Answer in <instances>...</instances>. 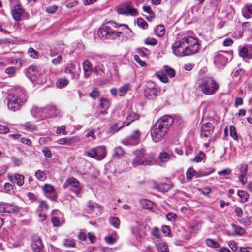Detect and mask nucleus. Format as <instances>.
<instances>
[{
    "label": "nucleus",
    "mask_w": 252,
    "mask_h": 252,
    "mask_svg": "<svg viewBox=\"0 0 252 252\" xmlns=\"http://www.w3.org/2000/svg\"><path fill=\"white\" fill-rule=\"evenodd\" d=\"M28 99L25 90L22 88L14 90L7 97V106L13 111L18 110L23 105Z\"/></svg>",
    "instance_id": "obj_1"
},
{
    "label": "nucleus",
    "mask_w": 252,
    "mask_h": 252,
    "mask_svg": "<svg viewBox=\"0 0 252 252\" xmlns=\"http://www.w3.org/2000/svg\"><path fill=\"white\" fill-rule=\"evenodd\" d=\"M118 27H123L128 29V26L126 24L119 25L114 22L109 21L100 28L98 32L99 36L103 39H115L117 37H119L123 32L119 30L115 31L113 29Z\"/></svg>",
    "instance_id": "obj_2"
},
{
    "label": "nucleus",
    "mask_w": 252,
    "mask_h": 252,
    "mask_svg": "<svg viewBox=\"0 0 252 252\" xmlns=\"http://www.w3.org/2000/svg\"><path fill=\"white\" fill-rule=\"evenodd\" d=\"M199 88L206 95L215 94L219 88V84L211 77H204L199 80Z\"/></svg>",
    "instance_id": "obj_3"
},
{
    "label": "nucleus",
    "mask_w": 252,
    "mask_h": 252,
    "mask_svg": "<svg viewBox=\"0 0 252 252\" xmlns=\"http://www.w3.org/2000/svg\"><path fill=\"white\" fill-rule=\"evenodd\" d=\"M134 158L132 160V164L136 167L139 165H152V161L146 159V153L144 149H137L132 152Z\"/></svg>",
    "instance_id": "obj_4"
},
{
    "label": "nucleus",
    "mask_w": 252,
    "mask_h": 252,
    "mask_svg": "<svg viewBox=\"0 0 252 252\" xmlns=\"http://www.w3.org/2000/svg\"><path fill=\"white\" fill-rule=\"evenodd\" d=\"M44 72L39 66L31 65L27 69L26 75L32 82L43 81Z\"/></svg>",
    "instance_id": "obj_5"
},
{
    "label": "nucleus",
    "mask_w": 252,
    "mask_h": 252,
    "mask_svg": "<svg viewBox=\"0 0 252 252\" xmlns=\"http://www.w3.org/2000/svg\"><path fill=\"white\" fill-rule=\"evenodd\" d=\"M185 42L183 37L177 40L173 45V51L176 56H189V52H188L186 44Z\"/></svg>",
    "instance_id": "obj_6"
},
{
    "label": "nucleus",
    "mask_w": 252,
    "mask_h": 252,
    "mask_svg": "<svg viewBox=\"0 0 252 252\" xmlns=\"http://www.w3.org/2000/svg\"><path fill=\"white\" fill-rule=\"evenodd\" d=\"M184 41L186 44L189 55L194 54L199 49V44L197 39L193 36H186L184 37Z\"/></svg>",
    "instance_id": "obj_7"
},
{
    "label": "nucleus",
    "mask_w": 252,
    "mask_h": 252,
    "mask_svg": "<svg viewBox=\"0 0 252 252\" xmlns=\"http://www.w3.org/2000/svg\"><path fill=\"white\" fill-rule=\"evenodd\" d=\"M167 131L156 123L151 130V135L154 141L158 142L165 136Z\"/></svg>",
    "instance_id": "obj_8"
},
{
    "label": "nucleus",
    "mask_w": 252,
    "mask_h": 252,
    "mask_svg": "<svg viewBox=\"0 0 252 252\" xmlns=\"http://www.w3.org/2000/svg\"><path fill=\"white\" fill-rule=\"evenodd\" d=\"M69 186H70V189L79 196L82 190V187L80 186L78 180L73 177L68 178L63 184V187L64 188H66Z\"/></svg>",
    "instance_id": "obj_9"
},
{
    "label": "nucleus",
    "mask_w": 252,
    "mask_h": 252,
    "mask_svg": "<svg viewBox=\"0 0 252 252\" xmlns=\"http://www.w3.org/2000/svg\"><path fill=\"white\" fill-rule=\"evenodd\" d=\"M10 2L11 4L13 2H15L17 3L15 6H14L13 9L11 10V11L13 18L16 21H21L25 14L24 9L22 8V6L20 4L18 3V0H10Z\"/></svg>",
    "instance_id": "obj_10"
},
{
    "label": "nucleus",
    "mask_w": 252,
    "mask_h": 252,
    "mask_svg": "<svg viewBox=\"0 0 252 252\" xmlns=\"http://www.w3.org/2000/svg\"><path fill=\"white\" fill-rule=\"evenodd\" d=\"M230 54L228 52L218 53L214 58V63L218 68L223 67L228 63V57Z\"/></svg>",
    "instance_id": "obj_11"
},
{
    "label": "nucleus",
    "mask_w": 252,
    "mask_h": 252,
    "mask_svg": "<svg viewBox=\"0 0 252 252\" xmlns=\"http://www.w3.org/2000/svg\"><path fill=\"white\" fill-rule=\"evenodd\" d=\"M140 132L139 130L133 131V134L129 137L123 140L122 143L125 145H135L140 142Z\"/></svg>",
    "instance_id": "obj_12"
},
{
    "label": "nucleus",
    "mask_w": 252,
    "mask_h": 252,
    "mask_svg": "<svg viewBox=\"0 0 252 252\" xmlns=\"http://www.w3.org/2000/svg\"><path fill=\"white\" fill-rule=\"evenodd\" d=\"M248 169V167L247 164H242L237 169V176L239 179V182L243 186L247 182Z\"/></svg>",
    "instance_id": "obj_13"
},
{
    "label": "nucleus",
    "mask_w": 252,
    "mask_h": 252,
    "mask_svg": "<svg viewBox=\"0 0 252 252\" xmlns=\"http://www.w3.org/2000/svg\"><path fill=\"white\" fill-rule=\"evenodd\" d=\"M146 227L147 225L145 224L133 227L131 228V233L136 239L139 240L146 235Z\"/></svg>",
    "instance_id": "obj_14"
},
{
    "label": "nucleus",
    "mask_w": 252,
    "mask_h": 252,
    "mask_svg": "<svg viewBox=\"0 0 252 252\" xmlns=\"http://www.w3.org/2000/svg\"><path fill=\"white\" fill-rule=\"evenodd\" d=\"M117 12L119 14L135 16L137 15L138 11L135 8H133L129 4L126 6L120 7L117 9Z\"/></svg>",
    "instance_id": "obj_15"
},
{
    "label": "nucleus",
    "mask_w": 252,
    "mask_h": 252,
    "mask_svg": "<svg viewBox=\"0 0 252 252\" xmlns=\"http://www.w3.org/2000/svg\"><path fill=\"white\" fill-rule=\"evenodd\" d=\"M173 123V118L169 115H165L159 119L156 123L168 131Z\"/></svg>",
    "instance_id": "obj_16"
},
{
    "label": "nucleus",
    "mask_w": 252,
    "mask_h": 252,
    "mask_svg": "<svg viewBox=\"0 0 252 252\" xmlns=\"http://www.w3.org/2000/svg\"><path fill=\"white\" fill-rule=\"evenodd\" d=\"M31 113L36 119L43 120L46 119L44 108H42L34 106L31 109Z\"/></svg>",
    "instance_id": "obj_17"
},
{
    "label": "nucleus",
    "mask_w": 252,
    "mask_h": 252,
    "mask_svg": "<svg viewBox=\"0 0 252 252\" xmlns=\"http://www.w3.org/2000/svg\"><path fill=\"white\" fill-rule=\"evenodd\" d=\"M44 190L46 196L52 201H55L57 198V195L56 193L54 187L49 184H45L44 186Z\"/></svg>",
    "instance_id": "obj_18"
},
{
    "label": "nucleus",
    "mask_w": 252,
    "mask_h": 252,
    "mask_svg": "<svg viewBox=\"0 0 252 252\" xmlns=\"http://www.w3.org/2000/svg\"><path fill=\"white\" fill-rule=\"evenodd\" d=\"M214 126L211 123H206L203 124L201 128V136L207 137L211 135L213 131Z\"/></svg>",
    "instance_id": "obj_19"
},
{
    "label": "nucleus",
    "mask_w": 252,
    "mask_h": 252,
    "mask_svg": "<svg viewBox=\"0 0 252 252\" xmlns=\"http://www.w3.org/2000/svg\"><path fill=\"white\" fill-rule=\"evenodd\" d=\"M46 118L55 117L60 114V111L53 105H49L44 107Z\"/></svg>",
    "instance_id": "obj_20"
},
{
    "label": "nucleus",
    "mask_w": 252,
    "mask_h": 252,
    "mask_svg": "<svg viewBox=\"0 0 252 252\" xmlns=\"http://www.w3.org/2000/svg\"><path fill=\"white\" fill-rule=\"evenodd\" d=\"M31 247L34 252H40L43 248L41 239L38 236H34L32 238Z\"/></svg>",
    "instance_id": "obj_21"
},
{
    "label": "nucleus",
    "mask_w": 252,
    "mask_h": 252,
    "mask_svg": "<svg viewBox=\"0 0 252 252\" xmlns=\"http://www.w3.org/2000/svg\"><path fill=\"white\" fill-rule=\"evenodd\" d=\"M79 141V139L76 136L71 137H63L59 139L56 142L61 145H71L74 143H77Z\"/></svg>",
    "instance_id": "obj_22"
},
{
    "label": "nucleus",
    "mask_w": 252,
    "mask_h": 252,
    "mask_svg": "<svg viewBox=\"0 0 252 252\" xmlns=\"http://www.w3.org/2000/svg\"><path fill=\"white\" fill-rule=\"evenodd\" d=\"M84 75L85 78H88L93 71L92 63L88 60L84 61L82 64Z\"/></svg>",
    "instance_id": "obj_23"
},
{
    "label": "nucleus",
    "mask_w": 252,
    "mask_h": 252,
    "mask_svg": "<svg viewBox=\"0 0 252 252\" xmlns=\"http://www.w3.org/2000/svg\"><path fill=\"white\" fill-rule=\"evenodd\" d=\"M64 72L66 74H70L71 78L74 79L77 73L75 64L72 63L67 64L65 68Z\"/></svg>",
    "instance_id": "obj_24"
},
{
    "label": "nucleus",
    "mask_w": 252,
    "mask_h": 252,
    "mask_svg": "<svg viewBox=\"0 0 252 252\" xmlns=\"http://www.w3.org/2000/svg\"><path fill=\"white\" fill-rule=\"evenodd\" d=\"M96 153L97 160H102L106 155V150L104 146H100L95 147Z\"/></svg>",
    "instance_id": "obj_25"
},
{
    "label": "nucleus",
    "mask_w": 252,
    "mask_h": 252,
    "mask_svg": "<svg viewBox=\"0 0 252 252\" xmlns=\"http://www.w3.org/2000/svg\"><path fill=\"white\" fill-rule=\"evenodd\" d=\"M21 126L28 132H34L38 130L37 126L31 122H27L21 124Z\"/></svg>",
    "instance_id": "obj_26"
},
{
    "label": "nucleus",
    "mask_w": 252,
    "mask_h": 252,
    "mask_svg": "<svg viewBox=\"0 0 252 252\" xmlns=\"http://www.w3.org/2000/svg\"><path fill=\"white\" fill-rule=\"evenodd\" d=\"M239 55L244 58H252V46L242 48L239 51Z\"/></svg>",
    "instance_id": "obj_27"
},
{
    "label": "nucleus",
    "mask_w": 252,
    "mask_h": 252,
    "mask_svg": "<svg viewBox=\"0 0 252 252\" xmlns=\"http://www.w3.org/2000/svg\"><path fill=\"white\" fill-rule=\"evenodd\" d=\"M138 118H139V115L137 114L136 113H131V114H129L127 116V117H126V121L124 123L123 126H121L119 129H116V131H118L119 129H120L123 126H128L129 124H130L133 121H134L135 120L138 119Z\"/></svg>",
    "instance_id": "obj_28"
},
{
    "label": "nucleus",
    "mask_w": 252,
    "mask_h": 252,
    "mask_svg": "<svg viewBox=\"0 0 252 252\" xmlns=\"http://www.w3.org/2000/svg\"><path fill=\"white\" fill-rule=\"evenodd\" d=\"M8 178L10 181L12 182L15 180L16 181L17 184L20 186L24 184V177L22 175L16 174L14 175L9 176Z\"/></svg>",
    "instance_id": "obj_29"
},
{
    "label": "nucleus",
    "mask_w": 252,
    "mask_h": 252,
    "mask_svg": "<svg viewBox=\"0 0 252 252\" xmlns=\"http://www.w3.org/2000/svg\"><path fill=\"white\" fill-rule=\"evenodd\" d=\"M118 238L117 234L114 232L105 236L104 240L109 244H113L118 240Z\"/></svg>",
    "instance_id": "obj_30"
},
{
    "label": "nucleus",
    "mask_w": 252,
    "mask_h": 252,
    "mask_svg": "<svg viewBox=\"0 0 252 252\" xmlns=\"http://www.w3.org/2000/svg\"><path fill=\"white\" fill-rule=\"evenodd\" d=\"M242 15L247 19L251 18L252 15V5H246L242 9Z\"/></svg>",
    "instance_id": "obj_31"
},
{
    "label": "nucleus",
    "mask_w": 252,
    "mask_h": 252,
    "mask_svg": "<svg viewBox=\"0 0 252 252\" xmlns=\"http://www.w3.org/2000/svg\"><path fill=\"white\" fill-rule=\"evenodd\" d=\"M158 91L155 87H147L145 90V94L147 97L152 98L157 95Z\"/></svg>",
    "instance_id": "obj_32"
},
{
    "label": "nucleus",
    "mask_w": 252,
    "mask_h": 252,
    "mask_svg": "<svg viewBox=\"0 0 252 252\" xmlns=\"http://www.w3.org/2000/svg\"><path fill=\"white\" fill-rule=\"evenodd\" d=\"M158 252H169L168 247L165 242H160L155 244Z\"/></svg>",
    "instance_id": "obj_33"
},
{
    "label": "nucleus",
    "mask_w": 252,
    "mask_h": 252,
    "mask_svg": "<svg viewBox=\"0 0 252 252\" xmlns=\"http://www.w3.org/2000/svg\"><path fill=\"white\" fill-rule=\"evenodd\" d=\"M140 204L142 208L145 209L150 210L152 208L153 202L146 199L140 200Z\"/></svg>",
    "instance_id": "obj_34"
},
{
    "label": "nucleus",
    "mask_w": 252,
    "mask_h": 252,
    "mask_svg": "<svg viewBox=\"0 0 252 252\" xmlns=\"http://www.w3.org/2000/svg\"><path fill=\"white\" fill-rule=\"evenodd\" d=\"M238 195L241 198V203H245L248 201L249 197L248 193L244 190H239L238 191Z\"/></svg>",
    "instance_id": "obj_35"
},
{
    "label": "nucleus",
    "mask_w": 252,
    "mask_h": 252,
    "mask_svg": "<svg viewBox=\"0 0 252 252\" xmlns=\"http://www.w3.org/2000/svg\"><path fill=\"white\" fill-rule=\"evenodd\" d=\"M110 106L109 100L106 98L102 97L100 100V107L102 109L107 110Z\"/></svg>",
    "instance_id": "obj_36"
},
{
    "label": "nucleus",
    "mask_w": 252,
    "mask_h": 252,
    "mask_svg": "<svg viewBox=\"0 0 252 252\" xmlns=\"http://www.w3.org/2000/svg\"><path fill=\"white\" fill-rule=\"evenodd\" d=\"M130 89V85L126 84L121 87L119 90V95L120 96H124Z\"/></svg>",
    "instance_id": "obj_37"
},
{
    "label": "nucleus",
    "mask_w": 252,
    "mask_h": 252,
    "mask_svg": "<svg viewBox=\"0 0 252 252\" xmlns=\"http://www.w3.org/2000/svg\"><path fill=\"white\" fill-rule=\"evenodd\" d=\"M154 30L156 34L158 36H162L165 33L164 27L162 25H158L157 26Z\"/></svg>",
    "instance_id": "obj_38"
},
{
    "label": "nucleus",
    "mask_w": 252,
    "mask_h": 252,
    "mask_svg": "<svg viewBox=\"0 0 252 252\" xmlns=\"http://www.w3.org/2000/svg\"><path fill=\"white\" fill-rule=\"evenodd\" d=\"M110 224L115 228H118L120 224V220L117 217H111L109 219Z\"/></svg>",
    "instance_id": "obj_39"
},
{
    "label": "nucleus",
    "mask_w": 252,
    "mask_h": 252,
    "mask_svg": "<svg viewBox=\"0 0 252 252\" xmlns=\"http://www.w3.org/2000/svg\"><path fill=\"white\" fill-rule=\"evenodd\" d=\"M84 155H86L90 158L97 159V156L95 148H92L87 151H85L84 152Z\"/></svg>",
    "instance_id": "obj_40"
},
{
    "label": "nucleus",
    "mask_w": 252,
    "mask_h": 252,
    "mask_svg": "<svg viewBox=\"0 0 252 252\" xmlns=\"http://www.w3.org/2000/svg\"><path fill=\"white\" fill-rule=\"evenodd\" d=\"M124 149L120 146L116 147L114 150V156L115 158H120L124 154Z\"/></svg>",
    "instance_id": "obj_41"
},
{
    "label": "nucleus",
    "mask_w": 252,
    "mask_h": 252,
    "mask_svg": "<svg viewBox=\"0 0 252 252\" xmlns=\"http://www.w3.org/2000/svg\"><path fill=\"white\" fill-rule=\"evenodd\" d=\"M206 244L207 246L211 248H217L220 247V245L217 242L209 238L206 240Z\"/></svg>",
    "instance_id": "obj_42"
},
{
    "label": "nucleus",
    "mask_w": 252,
    "mask_h": 252,
    "mask_svg": "<svg viewBox=\"0 0 252 252\" xmlns=\"http://www.w3.org/2000/svg\"><path fill=\"white\" fill-rule=\"evenodd\" d=\"M156 75L158 78L163 83H167L168 79L165 74L162 71H158L156 73Z\"/></svg>",
    "instance_id": "obj_43"
},
{
    "label": "nucleus",
    "mask_w": 252,
    "mask_h": 252,
    "mask_svg": "<svg viewBox=\"0 0 252 252\" xmlns=\"http://www.w3.org/2000/svg\"><path fill=\"white\" fill-rule=\"evenodd\" d=\"M170 158V155L165 152H161L158 156V158L162 162H166Z\"/></svg>",
    "instance_id": "obj_44"
},
{
    "label": "nucleus",
    "mask_w": 252,
    "mask_h": 252,
    "mask_svg": "<svg viewBox=\"0 0 252 252\" xmlns=\"http://www.w3.org/2000/svg\"><path fill=\"white\" fill-rule=\"evenodd\" d=\"M151 235L157 239H160L162 237L160 230L157 227H154L153 228Z\"/></svg>",
    "instance_id": "obj_45"
},
{
    "label": "nucleus",
    "mask_w": 252,
    "mask_h": 252,
    "mask_svg": "<svg viewBox=\"0 0 252 252\" xmlns=\"http://www.w3.org/2000/svg\"><path fill=\"white\" fill-rule=\"evenodd\" d=\"M232 227L235 233V235H242L244 234L245 230L242 227L234 224L232 225Z\"/></svg>",
    "instance_id": "obj_46"
},
{
    "label": "nucleus",
    "mask_w": 252,
    "mask_h": 252,
    "mask_svg": "<svg viewBox=\"0 0 252 252\" xmlns=\"http://www.w3.org/2000/svg\"><path fill=\"white\" fill-rule=\"evenodd\" d=\"M64 245L65 247L68 248H73L75 247L76 244L74 240L71 238L66 239L64 241Z\"/></svg>",
    "instance_id": "obj_47"
},
{
    "label": "nucleus",
    "mask_w": 252,
    "mask_h": 252,
    "mask_svg": "<svg viewBox=\"0 0 252 252\" xmlns=\"http://www.w3.org/2000/svg\"><path fill=\"white\" fill-rule=\"evenodd\" d=\"M164 69L165 71L168 74L169 76L171 78L174 77L175 75V71L174 69L167 66L165 65L164 66Z\"/></svg>",
    "instance_id": "obj_48"
},
{
    "label": "nucleus",
    "mask_w": 252,
    "mask_h": 252,
    "mask_svg": "<svg viewBox=\"0 0 252 252\" xmlns=\"http://www.w3.org/2000/svg\"><path fill=\"white\" fill-rule=\"evenodd\" d=\"M35 177L40 181H44L46 178L44 172L40 170H38L35 172Z\"/></svg>",
    "instance_id": "obj_49"
},
{
    "label": "nucleus",
    "mask_w": 252,
    "mask_h": 252,
    "mask_svg": "<svg viewBox=\"0 0 252 252\" xmlns=\"http://www.w3.org/2000/svg\"><path fill=\"white\" fill-rule=\"evenodd\" d=\"M7 213H17L19 211L18 208L17 206L8 204L7 205Z\"/></svg>",
    "instance_id": "obj_50"
},
{
    "label": "nucleus",
    "mask_w": 252,
    "mask_h": 252,
    "mask_svg": "<svg viewBox=\"0 0 252 252\" xmlns=\"http://www.w3.org/2000/svg\"><path fill=\"white\" fill-rule=\"evenodd\" d=\"M196 171L192 168H189L186 172V177L188 180H191L195 175Z\"/></svg>",
    "instance_id": "obj_51"
},
{
    "label": "nucleus",
    "mask_w": 252,
    "mask_h": 252,
    "mask_svg": "<svg viewBox=\"0 0 252 252\" xmlns=\"http://www.w3.org/2000/svg\"><path fill=\"white\" fill-rule=\"evenodd\" d=\"M28 54L31 57L36 59L38 57L39 53L32 48H30L28 51Z\"/></svg>",
    "instance_id": "obj_52"
},
{
    "label": "nucleus",
    "mask_w": 252,
    "mask_h": 252,
    "mask_svg": "<svg viewBox=\"0 0 252 252\" xmlns=\"http://www.w3.org/2000/svg\"><path fill=\"white\" fill-rule=\"evenodd\" d=\"M52 222L54 226L58 227L62 224L58 216H53L52 217Z\"/></svg>",
    "instance_id": "obj_53"
},
{
    "label": "nucleus",
    "mask_w": 252,
    "mask_h": 252,
    "mask_svg": "<svg viewBox=\"0 0 252 252\" xmlns=\"http://www.w3.org/2000/svg\"><path fill=\"white\" fill-rule=\"evenodd\" d=\"M40 204L38 208L37 209L36 212H39V211H42L43 210H48L49 208L48 204L44 201H40Z\"/></svg>",
    "instance_id": "obj_54"
},
{
    "label": "nucleus",
    "mask_w": 252,
    "mask_h": 252,
    "mask_svg": "<svg viewBox=\"0 0 252 252\" xmlns=\"http://www.w3.org/2000/svg\"><path fill=\"white\" fill-rule=\"evenodd\" d=\"M144 42L147 45L155 46L157 44V41L156 39L151 37H148L145 39Z\"/></svg>",
    "instance_id": "obj_55"
},
{
    "label": "nucleus",
    "mask_w": 252,
    "mask_h": 252,
    "mask_svg": "<svg viewBox=\"0 0 252 252\" xmlns=\"http://www.w3.org/2000/svg\"><path fill=\"white\" fill-rule=\"evenodd\" d=\"M205 155L204 153L202 152H200L193 159L194 161H195L196 162H201L203 158H204Z\"/></svg>",
    "instance_id": "obj_56"
},
{
    "label": "nucleus",
    "mask_w": 252,
    "mask_h": 252,
    "mask_svg": "<svg viewBox=\"0 0 252 252\" xmlns=\"http://www.w3.org/2000/svg\"><path fill=\"white\" fill-rule=\"evenodd\" d=\"M137 23L138 26L144 29L147 28L148 27L147 23L141 18L137 19Z\"/></svg>",
    "instance_id": "obj_57"
},
{
    "label": "nucleus",
    "mask_w": 252,
    "mask_h": 252,
    "mask_svg": "<svg viewBox=\"0 0 252 252\" xmlns=\"http://www.w3.org/2000/svg\"><path fill=\"white\" fill-rule=\"evenodd\" d=\"M230 132L231 136L235 140L238 139L237 134L236 128L234 126H230Z\"/></svg>",
    "instance_id": "obj_58"
},
{
    "label": "nucleus",
    "mask_w": 252,
    "mask_h": 252,
    "mask_svg": "<svg viewBox=\"0 0 252 252\" xmlns=\"http://www.w3.org/2000/svg\"><path fill=\"white\" fill-rule=\"evenodd\" d=\"M58 8L56 5H52L46 8V11L49 14H54L57 11Z\"/></svg>",
    "instance_id": "obj_59"
},
{
    "label": "nucleus",
    "mask_w": 252,
    "mask_h": 252,
    "mask_svg": "<svg viewBox=\"0 0 252 252\" xmlns=\"http://www.w3.org/2000/svg\"><path fill=\"white\" fill-rule=\"evenodd\" d=\"M4 188L5 191L10 194L11 191L13 190V186L9 183H6L4 185Z\"/></svg>",
    "instance_id": "obj_60"
},
{
    "label": "nucleus",
    "mask_w": 252,
    "mask_h": 252,
    "mask_svg": "<svg viewBox=\"0 0 252 252\" xmlns=\"http://www.w3.org/2000/svg\"><path fill=\"white\" fill-rule=\"evenodd\" d=\"M16 69V68L15 67H8L6 69L5 72L9 75V76H12L14 74Z\"/></svg>",
    "instance_id": "obj_61"
},
{
    "label": "nucleus",
    "mask_w": 252,
    "mask_h": 252,
    "mask_svg": "<svg viewBox=\"0 0 252 252\" xmlns=\"http://www.w3.org/2000/svg\"><path fill=\"white\" fill-rule=\"evenodd\" d=\"M134 59L135 61L139 63L140 65L141 66H145L146 65V63L145 62L142 61L138 55H135L134 56Z\"/></svg>",
    "instance_id": "obj_62"
},
{
    "label": "nucleus",
    "mask_w": 252,
    "mask_h": 252,
    "mask_svg": "<svg viewBox=\"0 0 252 252\" xmlns=\"http://www.w3.org/2000/svg\"><path fill=\"white\" fill-rule=\"evenodd\" d=\"M63 61V58L61 55L58 56L56 58H54L52 60V63L54 64H60Z\"/></svg>",
    "instance_id": "obj_63"
},
{
    "label": "nucleus",
    "mask_w": 252,
    "mask_h": 252,
    "mask_svg": "<svg viewBox=\"0 0 252 252\" xmlns=\"http://www.w3.org/2000/svg\"><path fill=\"white\" fill-rule=\"evenodd\" d=\"M68 84V81L66 79H60L58 80V86L60 88H63Z\"/></svg>",
    "instance_id": "obj_64"
}]
</instances>
